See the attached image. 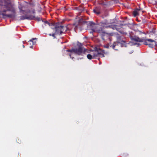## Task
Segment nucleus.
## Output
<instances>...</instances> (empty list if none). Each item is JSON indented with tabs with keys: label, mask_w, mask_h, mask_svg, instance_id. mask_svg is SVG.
<instances>
[{
	"label": "nucleus",
	"mask_w": 157,
	"mask_h": 157,
	"mask_svg": "<svg viewBox=\"0 0 157 157\" xmlns=\"http://www.w3.org/2000/svg\"><path fill=\"white\" fill-rule=\"evenodd\" d=\"M104 53V52L102 51L100 49H95V51H93L91 54H92L93 57L94 58L97 56L104 57V55L103 54Z\"/></svg>",
	"instance_id": "f03ea898"
},
{
	"label": "nucleus",
	"mask_w": 157,
	"mask_h": 157,
	"mask_svg": "<svg viewBox=\"0 0 157 157\" xmlns=\"http://www.w3.org/2000/svg\"><path fill=\"white\" fill-rule=\"evenodd\" d=\"M49 36H52V34H49Z\"/></svg>",
	"instance_id": "a211bd4d"
},
{
	"label": "nucleus",
	"mask_w": 157,
	"mask_h": 157,
	"mask_svg": "<svg viewBox=\"0 0 157 157\" xmlns=\"http://www.w3.org/2000/svg\"><path fill=\"white\" fill-rule=\"evenodd\" d=\"M87 57L88 59L90 60L94 58L93 57V56L91 54H88L87 56Z\"/></svg>",
	"instance_id": "9d476101"
},
{
	"label": "nucleus",
	"mask_w": 157,
	"mask_h": 157,
	"mask_svg": "<svg viewBox=\"0 0 157 157\" xmlns=\"http://www.w3.org/2000/svg\"><path fill=\"white\" fill-rule=\"evenodd\" d=\"M36 39V38L33 39L32 40H29V42H31L32 43V44H33V45L35 44H36V42H33V40H35V39Z\"/></svg>",
	"instance_id": "9b49d317"
},
{
	"label": "nucleus",
	"mask_w": 157,
	"mask_h": 157,
	"mask_svg": "<svg viewBox=\"0 0 157 157\" xmlns=\"http://www.w3.org/2000/svg\"><path fill=\"white\" fill-rule=\"evenodd\" d=\"M52 36H53L54 37V38H55V34H52Z\"/></svg>",
	"instance_id": "2eb2a0df"
},
{
	"label": "nucleus",
	"mask_w": 157,
	"mask_h": 157,
	"mask_svg": "<svg viewBox=\"0 0 157 157\" xmlns=\"http://www.w3.org/2000/svg\"><path fill=\"white\" fill-rule=\"evenodd\" d=\"M94 28L92 29L93 32H97L99 33H102L103 32L102 29L101 30L98 29L100 28V26L98 24H94Z\"/></svg>",
	"instance_id": "0eeeda50"
},
{
	"label": "nucleus",
	"mask_w": 157,
	"mask_h": 157,
	"mask_svg": "<svg viewBox=\"0 0 157 157\" xmlns=\"http://www.w3.org/2000/svg\"><path fill=\"white\" fill-rule=\"evenodd\" d=\"M70 56H71V55L70 54Z\"/></svg>",
	"instance_id": "aec40b11"
},
{
	"label": "nucleus",
	"mask_w": 157,
	"mask_h": 157,
	"mask_svg": "<svg viewBox=\"0 0 157 157\" xmlns=\"http://www.w3.org/2000/svg\"><path fill=\"white\" fill-rule=\"evenodd\" d=\"M44 24L46 25L47 24L49 26H51V25H52V24H50L48 21H46L44 22Z\"/></svg>",
	"instance_id": "f8f14e48"
},
{
	"label": "nucleus",
	"mask_w": 157,
	"mask_h": 157,
	"mask_svg": "<svg viewBox=\"0 0 157 157\" xmlns=\"http://www.w3.org/2000/svg\"><path fill=\"white\" fill-rule=\"evenodd\" d=\"M2 11L5 13L7 11H11L13 12L14 9L13 5L10 1L6 2L5 4L2 6Z\"/></svg>",
	"instance_id": "f257e3e1"
},
{
	"label": "nucleus",
	"mask_w": 157,
	"mask_h": 157,
	"mask_svg": "<svg viewBox=\"0 0 157 157\" xmlns=\"http://www.w3.org/2000/svg\"><path fill=\"white\" fill-rule=\"evenodd\" d=\"M94 12L97 14H99V13L98 12H96V10H93Z\"/></svg>",
	"instance_id": "4468645a"
},
{
	"label": "nucleus",
	"mask_w": 157,
	"mask_h": 157,
	"mask_svg": "<svg viewBox=\"0 0 157 157\" xmlns=\"http://www.w3.org/2000/svg\"><path fill=\"white\" fill-rule=\"evenodd\" d=\"M140 9H137L133 12V15L136 16L141 13Z\"/></svg>",
	"instance_id": "6e6552de"
},
{
	"label": "nucleus",
	"mask_w": 157,
	"mask_h": 157,
	"mask_svg": "<svg viewBox=\"0 0 157 157\" xmlns=\"http://www.w3.org/2000/svg\"><path fill=\"white\" fill-rule=\"evenodd\" d=\"M121 32V33H122V34H126V33H125V32Z\"/></svg>",
	"instance_id": "dca6fc26"
},
{
	"label": "nucleus",
	"mask_w": 157,
	"mask_h": 157,
	"mask_svg": "<svg viewBox=\"0 0 157 157\" xmlns=\"http://www.w3.org/2000/svg\"><path fill=\"white\" fill-rule=\"evenodd\" d=\"M23 48H24L25 47L24 46V45H23Z\"/></svg>",
	"instance_id": "6ab92c4d"
},
{
	"label": "nucleus",
	"mask_w": 157,
	"mask_h": 157,
	"mask_svg": "<svg viewBox=\"0 0 157 157\" xmlns=\"http://www.w3.org/2000/svg\"><path fill=\"white\" fill-rule=\"evenodd\" d=\"M116 43H114L113 44V46H112V48H113L114 49H116V50L115 48V46H116Z\"/></svg>",
	"instance_id": "ddd939ff"
},
{
	"label": "nucleus",
	"mask_w": 157,
	"mask_h": 157,
	"mask_svg": "<svg viewBox=\"0 0 157 157\" xmlns=\"http://www.w3.org/2000/svg\"><path fill=\"white\" fill-rule=\"evenodd\" d=\"M34 18V15H25L21 17L20 19L23 20L25 19H28L31 20Z\"/></svg>",
	"instance_id": "423d86ee"
},
{
	"label": "nucleus",
	"mask_w": 157,
	"mask_h": 157,
	"mask_svg": "<svg viewBox=\"0 0 157 157\" xmlns=\"http://www.w3.org/2000/svg\"><path fill=\"white\" fill-rule=\"evenodd\" d=\"M132 39L133 40L140 42H143L144 40V39L142 40L137 37H133L132 38Z\"/></svg>",
	"instance_id": "1a4fd4ad"
},
{
	"label": "nucleus",
	"mask_w": 157,
	"mask_h": 157,
	"mask_svg": "<svg viewBox=\"0 0 157 157\" xmlns=\"http://www.w3.org/2000/svg\"><path fill=\"white\" fill-rule=\"evenodd\" d=\"M66 27L62 26H58L57 25H55V34H61L63 32L64 29Z\"/></svg>",
	"instance_id": "20e7f679"
},
{
	"label": "nucleus",
	"mask_w": 157,
	"mask_h": 157,
	"mask_svg": "<svg viewBox=\"0 0 157 157\" xmlns=\"http://www.w3.org/2000/svg\"><path fill=\"white\" fill-rule=\"evenodd\" d=\"M144 44L146 45H148L151 48H153L156 44L155 41L151 39H144Z\"/></svg>",
	"instance_id": "7ed1b4c3"
},
{
	"label": "nucleus",
	"mask_w": 157,
	"mask_h": 157,
	"mask_svg": "<svg viewBox=\"0 0 157 157\" xmlns=\"http://www.w3.org/2000/svg\"><path fill=\"white\" fill-rule=\"evenodd\" d=\"M72 53H74L76 54L81 55L85 51L84 49L83 48L79 47L78 48H75L72 49L70 51Z\"/></svg>",
	"instance_id": "39448f33"
},
{
	"label": "nucleus",
	"mask_w": 157,
	"mask_h": 157,
	"mask_svg": "<svg viewBox=\"0 0 157 157\" xmlns=\"http://www.w3.org/2000/svg\"><path fill=\"white\" fill-rule=\"evenodd\" d=\"M33 48V46H30V48Z\"/></svg>",
	"instance_id": "f3484780"
}]
</instances>
